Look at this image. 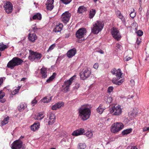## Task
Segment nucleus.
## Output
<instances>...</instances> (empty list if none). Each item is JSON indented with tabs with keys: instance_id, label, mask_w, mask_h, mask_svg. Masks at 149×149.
<instances>
[{
	"instance_id": "1",
	"label": "nucleus",
	"mask_w": 149,
	"mask_h": 149,
	"mask_svg": "<svg viewBox=\"0 0 149 149\" xmlns=\"http://www.w3.org/2000/svg\"><path fill=\"white\" fill-rule=\"evenodd\" d=\"M112 74L115 75L116 77H114L112 80V83L116 85H120L124 81L123 79H122L118 81L121 78L122 73L120 69L117 70L116 68H113L111 71Z\"/></svg>"
},
{
	"instance_id": "2",
	"label": "nucleus",
	"mask_w": 149,
	"mask_h": 149,
	"mask_svg": "<svg viewBox=\"0 0 149 149\" xmlns=\"http://www.w3.org/2000/svg\"><path fill=\"white\" fill-rule=\"evenodd\" d=\"M79 116L81 120L85 121L89 118L91 115V110L86 107L85 105L82 106L78 109Z\"/></svg>"
},
{
	"instance_id": "3",
	"label": "nucleus",
	"mask_w": 149,
	"mask_h": 149,
	"mask_svg": "<svg viewBox=\"0 0 149 149\" xmlns=\"http://www.w3.org/2000/svg\"><path fill=\"white\" fill-rule=\"evenodd\" d=\"M93 26L91 29V32L94 34H97L102 30L104 25L102 22L97 21L93 24Z\"/></svg>"
},
{
	"instance_id": "4",
	"label": "nucleus",
	"mask_w": 149,
	"mask_h": 149,
	"mask_svg": "<svg viewBox=\"0 0 149 149\" xmlns=\"http://www.w3.org/2000/svg\"><path fill=\"white\" fill-rule=\"evenodd\" d=\"M124 127V125L122 123L120 122L114 123L111 127V131L113 133H116L122 130Z\"/></svg>"
},
{
	"instance_id": "5",
	"label": "nucleus",
	"mask_w": 149,
	"mask_h": 149,
	"mask_svg": "<svg viewBox=\"0 0 149 149\" xmlns=\"http://www.w3.org/2000/svg\"><path fill=\"white\" fill-rule=\"evenodd\" d=\"M86 31L84 28H81L79 29L76 32L75 36L76 37L79 39V42H81L84 39H82L85 35H86Z\"/></svg>"
},
{
	"instance_id": "6",
	"label": "nucleus",
	"mask_w": 149,
	"mask_h": 149,
	"mask_svg": "<svg viewBox=\"0 0 149 149\" xmlns=\"http://www.w3.org/2000/svg\"><path fill=\"white\" fill-rule=\"evenodd\" d=\"M109 111L110 113L112 115L118 116L121 114L122 110L120 106H114L110 109Z\"/></svg>"
},
{
	"instance_id": "7",
	"label": "nucleus",
	"mask_w": 149,
	"mask_h": 149,
	"mask_svg": "<svg viewBox=\"0 0 149 149\" xmlns=\"http://www.w3.org/2000/svg\"><path fill=\"white\" fill-rule=\"evenodd\" d=\"M29 58L32 61L39 60L42 57V55L41 54L34 52L32 50H29Z\"/></svg>"
},
{
	"instance_id": "8",
	"label": "nucleus",
	"mask_w": 149,
	"mask_h": 149,
	"mask_svg": "<svg viewBox=\"0 0 149 149\" xmlns=\"http://www.w3.org/2000/svg\"><path fill=\"white\" fill-rule=\"evenodd\" d=\"M75 77L76 76L74 75L69 79L64 81V85L63 86V91L64 92L66 93L69 91L70 86L71 85Z\"/></svg>"
},
{
	"instance_id": "9",
	"label": "nucleus",
	"mask_w": 149,
	"mask_h": 149,
	"mask_svg": "<svg viewBox=\"0 0 149 149\" xmlns=\"http://www.w3.org/2000/svg\"><path fill=\"white\" fill-rule=\"evenodd\" d=\"M91 74V72L89 69L86 67L84 68L80 73V76L81 79L84 80L88 77Z\"/></svg>"
},
{
	"instance_id": "10",
	"label": "nucleus",
	"mask_w": 149,
	"mask_h": 149,
	"mask_svg": "<svg viewBox=\"0 0 149 149\" xmlns=\"http://www.w3.org/2000/svg\"><path fill=\"white\" fill-rule=\"evenodd\" d=\"M111 33L113 37L117 40H119L121 36L117 28L113 27L111 29Z\"/></svg>"
},
{
	"instance_id": "11",
	"label": "nucleus",
	"mask_w": 149,
	"mask_h": 149,
	"mask_svg": "<svg viewBox=\"0 0 149 149\" xmlns=\"http://www.w3.org/2000/svg\"><path fill=\"white\" fill-rule=\"evenodd\" d=\"M71 15L68 11L65 12L62 15L61 19L64 23L66 24L70 19Z\"/></svg>"
},
{
	"instance_id": "12",
	"label": "nucleus",
	"mask_w": 149,
	"mask_h": 149,
	"mask_svg": "<svg viewBox=\"0 0 149 149\" xmlns=\"http://www.w3.org/2000/svg\"><path fill=\"white\" fill-rule=\"evenodd\" d=\"M23 142L20 140H17L13 142L11 144L12 149H20L22 146Z\"/></svg>"
},
{
	"instance_id": "13",
	"label": "nucleus",
	"mask_w": 149,
	"mask_h": 149,
	"mask_svg": "<svg viewBox=\"0 0 149 149\" xmlns=\"http://www.w3.org/2000/svg\"><path fill=\"white\" fill-rule=\"evenodd\" d=\"M6 12L8 14L11 13L13 10V6L12 4L9 1H6L4 6Z\"/></svg>"
},
{
	"instance_id": "14",
	"label": "nucleus",
	"mask_w": 149,
	"mask_h": 149,
	"mask_svg": "<svg viewBox=\"0 0 149 149\" xmlns=\"http://www.w3.org/2000/svg\"><path fill=\"white\" fill-rule=\"evenodd\" d=\"M77 53V50L75 48L68 51L67 53V56L69 58H71L74 56Z\"/></svg>"
},
{
	"instance_id": "15",
	"label": "nucleus",
	"mask_w": 149,
	"mask_h": 149,
	"mask_svg": "<svg viewBox=\"0 0 149 149\" xmlns=\"http://www.w3.org/2000/svg\"><path fill=\"white\" fill-rule=\"evenodd\" d=\"M85 132V131L84 129L81 128L73 131L72 133V135L73 136H78L83 134Z\"/></svg>"
},
{
	"instance_id": "16",
	"label": "nucleus",
	"mask_w": 149,
	"mask_h": 149,
	"mask_svg": "<svg viewBox=\"0 0 149 149\" xmlns=\"http://www.w3.org/2000/svg\"><path fill=\"white\" fill-rule=\"evenodd\" d=\"M54 2V0H47L46 5L47 9L48 10H51L53 9Z\"/></svg>"
},
{
	"instance_id": "17",
	"label": "nucleus",
	"mask_w": 149,
	"mask_h": 149,
	"mask_svg": "<svg viewBox=\"0 0 149 149\" xmlns=\"http://www.w3.org/2000/svg\"><path fill=\"white\" fill-rule=\"evenodd\" d=\"M56 119V117L53 113H51L49 116L48 124L49 125L53 124L55 122Z\"/></svg>"
},
{
	"instance_id": "18",
	"label": "nucleus",
	"mask_w": 149,
	"mask_h": 149,
	"mask_svg": "<svg viewBox=\"0 0 149 149\" xmlns=\"http://www.w3.org/2000/svg\"><path fill=\"white\" fill-rule=\"evenodd\" d=\"M64 103L63 102H59L54 105L52 106V109L53 110H56L57 108H59L62 107L63 106Z\"/></svg>"
},
{
	"instance_id": "19",
	"label": "nucleus",
	"mask_w": 149,
	"mask_h": 149,
	"mask_svg": "<svg viewBox=\"0 0 149 149\" xmlns=\"http://www.w3.org/2000/svg\"><path fill=\"white\" fill-rule=\"evenodd\" d=\"M13 58L15 66L20 65L24 62L22 60L19 58L15 57Z\"/></svg>"
},
{
	"instance_id": "20",
	"label": "nucleus",
	"mask_w": 149,
	"mask_h": 149,
	"mask_svg": "<svg viewBox=\"0 0 149 149\" xmlns=\"http://www.w3.org/2000/svg\"><path fill=\"white\" fill-rule=\"evenodd\" d=\"M37 36L35 33L29 34L28 38L31 42H34L35 40L37 39Z\"/></svg>"
},
{
	"instance_id": "21",
	"label": "nucleus",
	"mask_w": 149,
	"mask_h": 149,
	"mask_svg": "<svg viewBox=\"0 0 149 149\" xmlns=\"http://www.w3.org/2000/svg\"><path fill=\"white\" fill-rule=\"evenodd\" d=\"M63 27V25L61 23H58V25H57L55 28L54 29L53 31L56 33L60 32Z\"/></svg>"
},
{
	"instance_id": "22",
	"label": "nucleus",
	"mask_w": 149,
	"mask_h": 149,
	"mask_svg": "<svg viewBox=\"0 0 149 149\" xmlns=\"http://www.w3.org/2000/svg\"><path fill=\"white\" fill-rule=\"evenodd\" d=\"M40 73L42 75V77L45 78L47 77V69L44 67H42L40 69Z\"/></svg>"
},
{
	"instance_id": "23",
	"label": "nucleus",
	"mask_w": 149,
	"mask_h": 149,
	"mask_svg": "<svg viewBox=\"0 0 149 149\" xmlns=\"http://www.w3.org/2000/svg\"><path fill=\"white\" fill-rule=\"evenodd\" d=\"M105 109V107L102 104H100L99 106L97 108L96 110L97 112L99 113H102L104 110Z\"/></svg>"
},
{
	"instance_id": "24",
	"label": "nucleus",
	"mask_w": 149,
	"mask_h": 149,
	"mask_svg": "<svg viewBox=\"0 0 149 149\" xmlns=\"http://www.w3.org/2000/svg\"><path fill=\"white\" fill-rule=\"evenodd\" d=\"M40 125L39 123H34L31 126V130L33 131H35L38 130L40 127Z\"/></svg>"
},
{
	"instance_id": "25",
	"label": "nucleus",
	"mask_w": 149,
	"mask_h": 149,
	"mask_svg": "<svg viewBox=\"0 0 149 149\" xmlns=\"http://www.w3.org/2000/svg\"><path fill=\"white\" fill-rule=\"evenodd\" d=\"M15 66L14 61V59L13 58L8 62L7 64V67L8 68L12 69Z\"/></svg>"
},
{
	"instance_id": "26",
	"label": "nucleus",
	"mask_w": 149,
	"mask_h": 149,
	"mask_svg": "<svg viewBox=\"0 0 149 149\" xmlns=\"http://www.w3.org/2000/svg\"><path fill=\"white\" fill-rule=\"evenodd\" d=\"M87 9L84 6H81L79 7L77 10V13L79 14H81L84 12L87 11Z\"/></svg>"
},
{
	"instance_id": "27",
	"label": "nucleus",
	"mask_w": 149,
	"mask_h": 149,
	"mask_svg": "<svg viewBox=\"0 0 149 149\" xmlns=\"http://www.w3.org/2000/svg\"><path fill=\"white\" fill-rule=\"evenodd\" d=\"M44 113L43 112L39 113L37 115V116L35 118V119L38 120H41L44 118Z\"/></svg>"
},
{
	"instance_id": "28",
	"label": "nucleus",
	"mask_w": 149,
	"mask_h": 149,
	"mask_svg": "<svg viewBox=\"0 0 149 149\" xmlns=\"http://www.w3.org/2000/svg\"><path fill=\"white\" fill-rule=\"evenodd\" d=\"M104 100L107 103H110L112 101V98L107 95H106L104 97Z\"/></svg>"
},
{
	"instance_id": "29",
	"label": "nucleus",
	"mask_w": 149,
	"mask_h": 149,
	"mask_svg": "<svg viewBox=\"0 0 149 149\" xmlns=\"http://www.w3.org/2000/svg\"><path fill=\"white\" fill-rule=\"evenodd\" d=\"M41 15L39 13H37L36 14L34 15L32 17V19L33 20H40L41 19Z\"/></svg>"
},
{
	"instance_id": "30",
	"label": "nucleus",
	"mask_w": 149,
	"mask_h": 149,
	"mask_svg": "<svg viewBox=\"0 0 149 149\" xmlns=\"http://www.w3.org/2000/svg\"><path fill=\"white\" fill-rule=\"evenodd\" d=\"M96 12V10L94 9H92L91 10L89 14V18L90 19L92 18L95 16Z\"/></svg>"
},
{
	"instance_id": "31",
	"label": "nucleus",
	"mask_w": 149,
	"mask_h": 149,
	"mask_svg": "<svg viewBox=\"0 0 149 149\" xmlns=\"http://www.w3.org/2000/svg\"><path fill=\"white\" fill-rule=\"evenodd\" d=\"M8 47L6 45H4L3 42L0 43V51H3L8 48Z\"/></svg>"
},
{
	"instance_id": "32",
	"label": "nucleus",
	"mask_w": 149,
	"mask_h": 149,
	"mask_svg": "<svg viewBox=\"0 0 149 149\" xmlns=\"http://www.w3.org/2000/svg\"><path fill=\"white\" fill-rule=\"evenodd\" d=\"M52 99V97H45L43 98L41 100L43 103H48Z\"/></svg>"
},
{
	"instance_id": "33",
	"label": "nucleus",
	"mask_w": 149,
	"mask_h": 149,
	"mask_svg": "<svg viewBox=\"0 0 149 149\" xmlns=\"http://www.w3.org/2000/svg\"><path fill=\"white\" fill-rule=\"evenodd\" d=\"M132 130L131 128L124 130L122 132V134L123 135L128 134L132 132Z\"/></svg>"
},
{
	"instance_id": "34",
	"label": "nucleus",
	"mask_w": 149,
	"mask_h": 149,
	"mask_svg": "<svg viewBox=\"0 0 149 149\" xmlns=\"http://www.w3.org/2000/svg\"><path fill=\"white\" fill-rule=\"evenodd\" d=\"M27 107V105L25 103H21L20 105V108H19V109L20 111H23Z\"/></svg>"
},
{
	"instance_id": "35",
	"label": "nucleus",
	"mask_w": 149,
	"mask_h": 149,
	"mask_svg": "<svg viewBox=\"0 0 149 149\" xmlns=\"http://www.w3.org/2000/svg\"><path fill=\"white\" fill-rule=\"evenodd\" d=\"M56 75V73H53L52 75L51 76H50L48 79L46 81L48 82H50L55 78Z\"/></svg>"
},
{
	"instance_id": "36",
	"label": "nucleus",
	"mask_w": 149,
	"mask_h": 149,
	"mask_svg": "<svg viewBox=\"0 0 149 149\" xmlns=\"http://www.w3.org/2000/svg\"><path fill=\"white\" fill-rule=\"evenodd\" d=\"M86 147V144L84 143H79L78 146V149H85Z\"/></svg>"
},
{
	"instance_id": "37",
	"label": "nucleus",
	"mask_w": 149,
	"mask_h": 149,
	"mask_svg": "<svg viewBox=\"0 0 149 149\" xmlns=\"http://www.w3.org/2000/svg\"><path fill=\"white\" fill-rule=\"evenodd\" d=\"M138 113V109L136 108H134L132 111V114L134 116H136Z\"/></svg>"
},
{
	"instance_id": "38",
	"label": "nucleus",
	"mask_w": 149,
	"mask_h": 149,
	"mask_svg": "<svg viewBox=\"0 0 149 149\" xmlns=\"http://www.w3.org/2000/svg\"><path fill=\"white\" fill-rule=\"evenodd\" d=\"M9 120V118L8 117L5 118L4 119V120L1 121V124L2 126H3V125H4L6 124L8 122Z\"/></svg>"
},
{
	"instance_id": "39",
	"label": "nucleus",
	"mask_w": 149,
	"mask_h": 149,
	"mask_svg": "<svg viewBox=\"0 0 149 149\" xmlns=\"http://www.w3.org/2000/svg\"><path fill=\"white\" fill-rule=\"evenodd\" d=\"M146 52V57L145 59V60L148 61L149 62V47L147 49H145Z\"/></svg>"
},
{
	"instance_id": "40",
	"label": "nucleus",
	"mask_w": 149,
	"mask_h": 149,
	"mask_svg": "<svg viewBox=\"0 0 149 149\" xmlns=\"http://www.w3.org/2000/svg\"><path fill=\"white\" fill-rule=\"evenodd\" d=\"M86 135L88 138H91L93 137V134L92 132L88 131L86 133Z\"/></svg>"
},
{
	"instance_id": "41",
	"label": "nucleus",
	"mask_w": 149,
	"mask_h": 149,
	"mask_svg": "<svg viewBox=\"0 0 149 149\" xmlns=\"http://www.w3.org/2000/svg\"><path fill=\"white\" fill-rule=\"evenodd\" d=\"M119 13V14L118 15V17L121 19L122 21L123 22L125 21V19L123 16L122 15V14L120 13V12L119 11H118Z\"/></svg>"
},
{
	"instance_id": "42",
	"label": "nucleus",
	"mask_w": 149,
	"mask_h": 149,
	"mask_svg": "<svg viewBox=\"0 0 149 149\" xmlns=\"http://www.w3.org/2000/svg\"><path fill=\"white\" fill-rule=\"evenodd\" d=\"M32 28L34 32H37L38 30L40 29L39 28H38L36 26V24L32 26Z\"/></svg>"
},
{
	"instance_id": "43",
	"label": "nucleus",
	"mask_w": 149,
	"mask_h": 149,
	"mask_svg": "<svg viewBox=\"0 0 149 149\" xmlns=\"http://www.w3.org/2000/svg\"><path fill=\"white\" fill-rule=\"evenodd\" d=\"M56 45L55 44H54L51 45L49 47L48 50H47V52H49L53 50L55 47Z\"/></svg>"
},
{
	"instance_id": "44",
	"label": "nucleus",
	"mask_w": 149,
	"mask_h": 149,
	"mask_svg": "<svg viewBox=\"0 0 149 149\" xmlns=\"http://www.w3.org/2000/svg\"><path fill=\"white\" fill-rule=\"evenodd\" d=\"M61 2L64 4L65 5L69 3L72 0H61Z\"/></svg>"
},
{
	"instance_id": "45",
	"label": "nucleus",
	"mask_w": 149,
	"mask_h": 149,
	"mask_svg": "<svg viewBox=\"0 0 149 149\" xmlns=\"http://www.w3.org/2000/svg\"><path fill=\"white\" fill-rule=\"evenodd\" d=\"M133 11L131 12L130 14V17H131L132 19L134 18L135 17L136 15V13L134 12V10L133 9Z\"/></svg>"
},
{
	"instance_id": "46",
	"label": "nucleus",
	"mask_w": 149,
	"mask_h": 149,
	"mask_svg": "<svg viewBox=\"0 0 149 149\" xmlns=\"http://www.w3.org/2000/svg\"><path fill=\"white\" fill-rule=\"evenodd\" d=\"M5 95V93L2 91H0V99L3 98Z\"/></svg>"
},
{
	"instance_id": "47",
	"label": "nucleus",
	"mask_w": 149,
	"mask_h": 149,
	"mask_svg": "<svg viewBox=\"0 0 149 149\" xmlns=\"http://www.w3.org/2000/svg\"><path fill=\"white\" fill-rule=\"evenodd\" d=\"M137 33L138 36H141L143 34V32L142 30H139L137 31Z\"/></svg>"
},
{
	"instance_id": "48",
	"label": "nucleus",
	"mask_w": 149,
	"mask_h": 149,
	"mask_svg": "<svg viewBox=\"0 0 149 149\" xmlns=\"http://www.w3.org/2000/svg\"><path fill=\"white\" fill-rule=\"evenodd\" d=\"M113 88L112 86H110L108 87L107 89V92L109 93H110L112 91Z\"/></svg>"
},
{
	"instance_id": "49",
	"label": "nucleus",
	"mask_w": 149,
	"mask_h": 149,
	"mask_svg": "<svg viewBox=\"0 0 149 149\" xmlns=\"http://www.w3.org/2000/svg\"><path fill=\"white\" fill-rule=\"evenodd\" d=\"M37 101L36 98H34L33 100L32 101L31 104L33 105H34L37 103Z\"/></svg>"
},
{
	"instance_id": "50",
	"label": "nucleus",
	"mask_w": 149,
	"mask_h": 149,
	"mask_svg": "<svg viewBox=\"0 0 149 149\" xmlns=\"http://www.w3.org/2000/svg\"><path fill=\"white\" fill-rule=\"evenodd\" d=\"M99 67V65L98 63H95L93 66L94 68L96 69H97Z\"/></svg>"
},
{
	"instance_id": "51",
	"label": "nucleus",
	"mask_w": 149,
	"mask_h": 149,
	"mask_svg": "<svg viewBox=\"0 0 149 149\" xmlns=\"http://www.w3.org/2000/svg\"><path fill=\"white\" fill-rule=\"evenodd\" d=\"M79 87V83H76L74 87V88L77 89Z\"/></svg>"
},
{
	"instance_id": "52",
	"label": "nucleus",
	"mask_w": 149,
	"mask_h": 149,
	"mask_svg": "<svg viewBox=\"0 0 149 149\" xmlns=\"http://www.w3.org/2000/svg\"><path fill=\"white\" fill-rule=\"evenodd\" d=\"M0 102L1 103H4L6 101V100L5 98H2L1 99H0Z\"/></svg>"
},
{
	"instance_id": "53",
	"label": "nucleus",
	"mask_w": 149,
	"mask_h": 149,
	"mask_svg": "<svg viewBox=\"0 0 149 149\" xmlns=\"http://www.w3.org/2000/svg\"><path fill=\"white\" fill-rule=\"evenodd\" d=\"M147 131H149V127H146L143 128V132H145Z\"/></svg>"
},
{
	"instance_id": "54",
	"label": "nucleus",
	"mask_w": 149,
	"mask_h": 149,
	"mask_svg": "<svg viewBox=\"0 0 149 149\" xmlns=\"http://www.w3.org/2000/svg\"><path fill=\"white\" fill-rule=\"evenodd\" d=\"M3 78L1 77L0 78V86L3 82Z\"/></svg>"
},
{
	"instance_id": "55",
	"label": "nucleus",
	"mask_w": 149,
	"mask_h": 149,
	"mask_svg": "<svg viewBox=\"0 0 149 149\" xmlns=\"http://www.w3.org/2000/svg\"><path fill=\"white\" fill-rule=\"evenodd\" d=\"M134 25L135 26H136L135 28V29L136 30H137V26H138V24L137 23H133V24H132V25Z\"/></svg>"
},
{
	"instance_id": "56",
	"label": "nucleus",
	"mask_w": 149,
	"mask_h": 149,
	"mask_svg": "<svg viewBox=\"0 0 149 149\" xmlns=\"http://www.w3.org/2000/svg\"><path fill=\"white\" fill-rule=\"evenodd\" d=\"M141 41L139 40V39L138 38H137L136 40V43L138 45H139L140 43L141 42Z\"/></svg>"
},
{
	"instance_id": "57",
	"label": "nucleus",
	"mask_w": 149,
	"mask_h": 149,
	"mask_svg": "<svg viewBox=\"0 0 149 149\" xmlns=\"http://www.w3.org/2000/svg\"><path fill=\"white\" fill-rule=\"evenodd\" d=\"M142 7H141V6H140V7L139 9V13L140 14H141V13L142 11Z\"/></svg>"
},
{
	"instance_id": "58",
	"label": "nucleus",
	"mask_w": 149,
	"mask_h": 149,
	"mask_svg": "<svg viewBox=\"0 0 149 149\" xmlns=\"http://www.w3.org/2000/svg\"><path fill=\"white\" fill-rule=\"evenodd\" d=\"M116 46L117 47V48L118 49H120L121 47V46L120 45L118 44H116Z\"/></svg>"
},
{
	"instance_id": "59",
	"label": "nucleus",
	"mask_w": 149,
	"mask_h": 149,
	"mask_svg": "<svg viewBox=\"0 0 149 149\" xmlns=\"http://www.w3.org/2000/svg\"><path fill=\"white\" fill-rule=\"evenodd\" d=\"M99 53H100L101 54H103L104 53V51L102 50V49H100L98 51Z\"/></svg>"
},
{
	"instance_id": "60",
	"label": "nucleus",
	"mask_w": 149,
	"mask_h": 149,
	"mask_svg": "<svg viewBox=\"0 0 149 149\" xmlns=\"http://www.w3.org/2000/svg\"><path fill=\"white\" fill-rule=\"evenodd\" d=\"M130 59H131V58L130 57H128L126 58L125 59V61H128L129 60H130Z\"/></svg>"
},
{
	"instance_id": "61",
	"label": "nucleus",
	"mask_w": 149,
	"mask_h": 149,
	"mask_svg": "<svg viewBox=\"0 0 149 149\" xmlns=\"http://www.w3.org/2000/svg\"><path fill=\"white\" fill-rule=\"evenodd\" d=\"M131 149H137L136 146H132Z\"/></svg>"
},
{
	"instance_id": "62",
	"label": "nucleus",
	"mask_w": 149,
	"mask_h": 149,
	"mask_svg": "<svg viewBox=\"0 0 149 149\" xmlns=\"http://www.w3.org/2000/svg\"><path fill=\"white\" fill-rule=\"evenodd\" d=\"M20 87H19V89H15V91L16 92H18V91L19 90L20 88Z\"/></svg>"
},
{
	"instance_id": "63",
	"label": "nucleus",
	"mask_w": 149,
	"mask_h": 149,
	"mask_svg": "<svg viewBox=\"0 0 149 149\" xmlns=\"http://www.w3.org/2000/svg\"><path fill=\"white\" fill-rule=\"evenodd\" d=\"M70 36V35H69V34H66L65 35V38H68V37H69Z\"/></svg>"
},
{
	"instance_id": "64",
	"label": "nucleus",
	"mask_w": 149,
	"mask_h": 149,
	"mask_svg": "<svg viewBox=\"0 0 149 149\" xmlns=\"http://www.w3.org/2000/svg\"><path fill=\"white\" fill-rule=\"evenodd\" d=\"M26 79L25 78H22L21 80V81H25V79Z\"/></svg>"
}]
</instances>
